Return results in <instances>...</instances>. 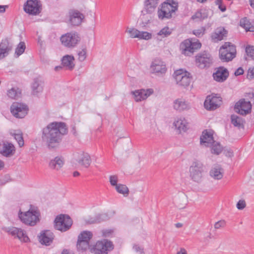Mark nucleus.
Segmentation results:
<instances>
[{"instance_id": "obj_1", "label": "nucleus", "mask_w": 254, "mask_h": 254, "mask_svg": "<svg viewBox=\"0 0 254 254\" xmlns=\"http://www.w3.org/2000/svg\"><path fill=\"white\" fill-rule=\"evenodd\" d=\"M68 133L66 124L62 122H53L42 130V138L50 149L59 147L64 135Z\"/></svg>"}, {"instance_id": "obj_2", "label": "nucleus", "mask_w": 254, "mask_h": 254, "mask_svg": "<svg viewBox=\"0 0 254 254\" xmlns=\"http://www.w3.org/2000/svg\"><path fill=\"white\" fill-rule=\"evenodd\" d=\"M178 9V3L174 0H167L158 7L157 14L158 18L163 20L169 19L175 15Z\"/></svg>"}, {"instance_id": "obj_3", "label": "nucleus", "mask_w": 254, "mask_h": 254, "mask_svg": "<svg viewBox=\"0 0 254 254\" xmlns=\"http://www.w3.org/2000/svg\"><path fill=\"white\" fill-rule=\"evenodd\" d=\"M236 49L230 42H225L220 48L219 58L223 62H228L236 57Z\"/></svg>"}, {"instance_id": "obj_4", "label": "nucleus", "mask_w": 254, "mask_h": 254, "mask_svg": "<svg viewBox=\"0 0 254 254\" xmlns=\"http://www.w3.org/2000/svg\"><path fill=\"white\" fill-rule=\"evenodd\" d=\"M201 44L197 40L192 41L189 39L182 42L180 45L181 53L186 56H191L194 52L201 48Z\"/></svg>"}, {"instance_id": "obj_5", "label": "nucleus", "mask_w": 254, "mask_h": 254, "mask_svg": "<svg viewBox=\"0 0 254 254\" xmlns=\"http://www.w3.org/2000/svg\"><path fill=\"white\" fill-rule=\"evenodd\" d=\"M114 246L113 243L107 239L97 241L96 244L91 248L90 253L94 254H108L114 249Z\"/></svg>"}, {"instance_id": "obj_6", "label": "nucleus", "mask_w": 254, "mask_h": 254, "mask_svg": "<svg viewBox=\"0 0 254 254\" xmlns=\"http://www.w3.org/2000/svg\"><path fill=\"white\" fill-rule=\"evenodd\" d=\"M72 224V220L67 215H58L54 220V227L61 232H65L69 230Z\"/></svg>"}, {"instance_id": "obj_7", "label": "nucleus", "mask_w": 254, "mask_h": 254, "mask_svg": "<svg viewBox=\"0 0 254 254\" xmlns=\"http://www.w3.org/2000/svg\"><path fill=\"white\" fill-rule=\"evenodd\" d=\"M213 63L211 55L205 51L197 54L195 56V64L201 69L209 68Z\"/></svg>"}, {"instance_id": "obj_8", "label": "nucleus", "mask_w": 254, "mask_h": 254, "mask_svg": "<svg viewBox=\"0 0 254 254\" xmlns=\"http://www.w3.org/2000/svg\"><path fill=\"white\" fill-rule=\"evenodd\" d=\"M204 172V166L199 161L193 162L190 168V176L194 182L199 183L202 177Z\"/></svg>"}, {"instance_id": "obj_9", "label": "nucleus", "mask_w": 254, "mask_h": 254, "mask_svg": "<svg viewBox=\"0 0 254 254\" xmlns=\"http://www.w3.org/2000/svg\"><path fill=\"white\" fill-rule=\"evenodd\" d=\"M222 98L219 94H211L208 95L204 102L205 108L209 111H213L219 108L222 104Z\"/></svg>"}, {"instance_id": "obj_10", "label": "nucleus", "mask_w": 254, "mask_h": 254, "mask_svg": "<svg viewBox=\"0 0 254 254\" xmlns=\"http://www.w3.org/2000/svg\"><path fill=\"white\" fill-rule=\"evenodd\" d=\"M190 75V74L189 72L183 71L182 69L175 71L173 74L177 84L184 87L190 85L191 80Z\"/></svg>"}, {"instance_id": "obj_11", "label": "nucleus", "mask_w": 254, "mask_h": 254, "mask_svg": "<svg viewBox=\"0 0 254 254\" xmlns=\"http://www.w3.org/2000/svg\"><path fill=\"white\" fill-rule=\"evenodd\" d=\"M60 40L64 46L73 48L80 41V38L77 33L69 32L63 35L60 38Z\"/></svg>"}, {"instance_id": "obj_12", "label": "nucleus", "mask_w": 254, "mask_h": 254, "mask_svg": "<svg viewBox=\"0 0 254 254\" xmlns=\"http://www.w3.org/2000/svg\"><path fill=\"white\" fill-rule=\"evenodd\" d=\"M28 108L26 104L14 102L10 107V112L16 118H23L28 113Z\"/></svg>"}, {"instance_id": "obj_13", "label": "nucleus", "mask_w": 254, "mask_h": 254, "mask_svg": "<svg viewBox=\"0 0 254 254\" xmlns=\"http://www.w3.org/2000/svg\"><path fill=\"white\" fill-rule=\"evenodd\" d=\"M5 231L14 238L18 239L21 242H27L29 241V238L21 229L14 227H8L5 229Z\"/></svg>"}, {"instance_id": "obj_14", "label": "nucleus", "mask_w": 254, "mask_h": 254, "mask_svg": "<svg viewBox=\"0 0 254 254\" xmlns=\"http://www.w3.org/2000/svg\"><path fill=\"white\" fill-rule=\"evenodd\" d=\"M68 14L69 22L73 26L80 25L84 18L83 14L76 9H70L69 11Z\"/></svg>"}, {"instance_id": "obj_15", "label": "nucleus", "mask_w": 254, "mask_h": 254, "mask_svg": "<svg viewBox=\"0 0 254 254\" xmlns=\"http://www.w3.org/2000/svg\"><path fill=\"white\" fill-rule=\"evenodd\" d=\"M251 108L252 105L250 102L243 99L236 103L234 110L242 115H246L251 111Z\"/></svg>"}, {"instance_id": "obj_16", "label": "nucleus", "mask_w": 254, "mask_h": 254, "mask_svg": "<svg viewBox=\"0 0 254 254\" xmlns=\"http://www.w3.org/2000/svg\"><path fill=\"white\" fill-rule=\"evenodd\" d=\"M55 235L50 230H45L42 231L40 235L38 236L39 242L45 246H50L53 242Z\"/></svg>"}, {"instance_id": "obj_17", "label": "nucleus", "mask_w": 254, "mask_h": 254, "mask_svg": "<svg viewBox=\"0 0 254 254\" xmlns=\"http://www.w3.org/2000/svg\"><path fill=\"white\" fill-rule=\"evenodd\" d=\"M215 70V72L213 73V77L217 82H223L229 76L228 70L224 66L217 67Z\"/></svg>"}, {"instance_id": "obj_18", "label": "nucleus", "mask_w": 254, "mask_h": 254, "mask_svg": "<svg viewBox=\"0 0 254 254\" xmlns=\"http://www.w3.org/2000/svg\"><path fill=\"white\" fill-rule=\"evenodd\" d=\"M12 44L7 38L2 39L0 43V59H2L8 56L12 50Z\"/></svg>"}, {"instance_id": "obj_19", "label": "nucleus", "mask_w": 254, "mask_h": 254, "mask_svg": "<svg viewBox=\"0 0 254 254\" xmlns=\"http://www.w3.org/2000/svg\"><path fill=\"white\" fill-rule=\"evenodd\" d=\"M153 89L152 88L147 89L137 90L132 92L134 96L135 100L137 102L141 101L147 98L153 93Z\"/></svg>"}, {"instance_id": "obj_20", "label": "nucleus", "mask_w": 254, "mask_h": 254, "mask_svg": "<svg viewBox=\"0 0 254 254\" xmlns=\"http://www.w3.org/2000/svg\"><path fill=\"white\" fill-rule=\"evenodd\" d=\"M151 68L153 73H156L158 75L164 74L167 70L164 63L159 59H155L152 62Z\"/></svg>"}, {"instance_id": "obj_21", "label": "nucleus", "mask_w": 254, "mask_h": 254, "mask_svg": "<svg viewBox=\"0 0 254 254\" xmlns=\"http://www.w3.org/2000/svg\"><path fill=\"white\" fill-rule=\"evenodd\" d=\"M200 140L201 144H204L206 146H210L214 141L212 131L207 129L203 131Z\"/></svg>"}, {"instance_id": "obj_22", "label": "nucleus", "mask_w": 254, "mask_h": 254, "mask_svg": "<svg viewBox=\"0 0 254 254\" xmlns=\"http://www.w3.org/2000/svg\"><path fill=\"white\" fill-rule=\"evenodd\" d=\"M64 164L63 159L61 157L57 156L49 161L48 167L51 170L59 171L63 167Z\"/></svg>"}, {"instance_id": "obj_23", "label": "nucleus", "mask_w": 254, "mask_h": 254, "mask_svg": "<svg viewBox=\"0 0 254 254\" xmlns=\"http://www.w3.org/2000/svg\"><path fill=\"white\" fill-rule=\"evenodd\" d=\"M32 205H30V208ZM18 217L20 221L26 225H31L32 223V210L30 208L27 211L23 212L19 210L18 213Z\"/></svg>"}, {"instance_id": "obj_24", "label": "nucleus", "mask_w": 254, "mask_h": 254, "mask_svg": "<svg viewBox=\"0 0 254 254\" xmlns=\"http://www.w3.org/2000/svg\"><path fill=\"white\" fill-rule=\"evenodd\" d=\"M174 109L179 112L189 110L190 108L189 104L184 99L179 98L176 99L173 102Z\"/></svg>"}, {"instance_id": "obj_25", "label": "nucleus", "mask_w": 254, "mask_h": 254, "mask_svg": "<svg viewBox=\"0 0 254 254\" xmlns=\"http://www.w3.org/2000/svg\"><path fill=\"white\" fill-rule=\"evenodd\" d=\"M44 83L40 77L34 79L33 81V95H37L42 92Z\"/></svg>"}, {"instance_id": "obj_26", "label": "nucleus", "mask_w": 254, "mask_h": 254, "mask_svg": "<svg viewBox=\"0 0 254 254\" xmlns=\"http://www.w3.org/2000/svg\"><path fill=\"white\" fill-rule=\"evenodd\" d=\"M0 153L6 157L11 156L15 153V147L11 143H3L2 147L0 148Z\"/></svg>"}, {"instance_id": "obj_27", "label": "nucleus", "mask_w": 254, "mask_h": 254, "mask_svg": "<svg viewBox=\"0 0 254 254\" xmlns=\"http://www.w3.org/2000/svg\"><path fill=\"white\" fill-rule=\"evenodd\" d=\"M227 35V31L223 27H219L212 34L211 38L214 41L217 42L223 40Z\"/></svg>"}, {"instance_id": "obj_28", "label": "nucleus", "mask_w": 254, "mask_h": 254, "mask_svg": "<svg viewBox=\"0 0 254 254\" xmlns=\"http://www.w3.org/2000/svg\"><path fill=\"white\" fill-rule=\"evenodd\" d=\"M210 176L215 180H220L223 176V169L219 165L213 166L210 171Z\"/></svg>"}, {"instance_id": "obj_29", "label": "nucleus", "mask_w": 254, "mask_h": 254, "mask_svg": "<svg viewBox=\"0 0 254 254\" xmlns=\"http://www.w3.org/2000/svg\"><path fill=\"white\" fill-rule=\"evenodd\" d=\"M74 60V58L73 56L67 55L63 57L62 64L66 69L72 70L75 66Z\"/></svg>"}, {"instance_id": "obj_30", "label": "nucleus", "mask_w": 254, "mask_h": 254, "mask_svg": "<svg viewBox=\"0 0 254 254\" xmlns=\"http://www.w3.org/2000/svg\"><path fill=\"white\" fill-rule=\"evenodd\" d=\"M159 0H145L144 1V11L147 13H152L157 7Z\"/></svg>"}, {"instance_id": "obj_31", "label": "nucleus", "mask_w": 254, "mask_h": 254, "mask_svg": "<svg viewBox=\"0 0 254 254\" xmlns=\"http://www.w3.org/2000/svg\"><path fill=\"white\" fill-rule=\"evenodd\" d=\"M174 126L179 131V133H181L182 131L185 132L188 128V123L184 118H180L175 121L174 122Z\"/></svg>"}, {"instance_id": "obj_32", "label": "nucleus", "mask_w": 254, "mask_h": 254, "mask_svg": "<svg viewBox=\"0 0 254 254\" xmlns=\"http://www.w3.org/2000/svg\"><path fill=\"white\" fill-rule=\"evenodd\" d=\"M93 246H91L89 245V242H86L85 241H81L78 240L77 241L76 244V248L78 252L79 253H84L86 252L87 250H89V252L90 253L91 248Z\"/></svg>"}, {"instance_id": "obj_33", "label": "nucleus", "mask_w": 254, "mask_h": 254, "mask_svg": "<svg viewBox=\"0 0 254 254\" xmlns=\"http://www.w3.org/2000/svg\"><path fill=\"white\" fill-rule=\"evenodd\" d=\"M208 17L207 12L203 9L197 11L191 17L192 20L202 21Z\"/></svg>"}, {"instance_id": "obj_34", "label": "nucleus", "mask_w": 254, "mask_h": 254, "mask_svg": "<svg viewBox=\"0 0 254 254\" xmlns=\"http://www.w3.org/2000/svg\"><path fill=\"white\" fill-rule=\"evenodd\" d=\"M78 162L85 167L88 168L91 162L90 155L87 153H83L82 155V157L79 159Z\"/></svg>"}, {"instance_id": "obj_35", "label": "nucleus", "mask_w": 254, "mask_h": 254, "mask_svg": "<svg viewBox=\"0 0 254 254\" xmlns=\"http://www.w3.org/2000/svg\"><path fill=\"white\" fill-rule=\"evenodd\" d=\"M7 95L8 97L12 99H17L20 97L21 91L18 88H11L7 90Z\"/></svg>"}, {"instance_id": "obj_36", "label": "nucleus", "mask_w": 254, "mask_h": 254, "mask_svg": "<svg viewBox=\"0 0 254 254\" xmlns=\"http://www.w3.org/2000/svg\"><path fill=\"white\" fill-rule=\"evenodd\" d=\"M93 234L91 232L88 231H83L81 232L78 236V240L85 241L86 242H89L92 239Z\"/></svg>"}, {"instance_id": "obj_37", "label": "nucleus", "mask_w": 254, "mask_h": 254, "mask_svg": "<svg viewBox=\"0 0 254 254\" xmlns=\"http://www.w3.org/2000/svg\"><path fill=\"white\" fill-rule=\"evenodd\" d=\"M42 10V4L40 0H33V15L39 14Z\"/></svg>"}, {"instance_id": "obj_38", "label": "nucleus", "mask_w": 254, "mask_h": 254, "mask_svg": "<svg viewBox=\"0 0 254 254\" xmlns=\"http://www.w3.org/2000/svg\"><path fill=\"white\" fill-rule=\"evenodd\" d=\"M108 219L107 214H100L96 215L94 218H92L89 220L90 223H98Z\"/></svg>"}, {"instance_id": "obj_39", "label": "nucleus", "mask_w": 254, "mask_h": 254, "mask_svg": "<svg viewBox=\"0 0 254 254\" xmlns=\"http://www.w3.org/2000/svg\"><path fill=\"white\" fill-rule=\"evenodd\" d=\"M41 220V213L37 207L33 206V226L39 222Z\"/></svg>"}, {"instance_id": "obj_40", "label": "nucleus", "mask_w": 254, "mask_h": 254, "mask_svg": "<svg viewBox=\"0 0 254 254\" xmlns=\"http://www.w3.org/2000/svg\"><path fill=\"white\" fill-rule=\"evenodd\" d=\"M149 13H147L144 11V9L142 11V14L140 16V20L141 21V23L140 24L142 27H145L150 21L151 17L148 15Z\"/></svg>"}, {"instance_id": "obj_41", "label": "nucleus", "mask_w": 254, "mask_h": 254, "mask_svg": "<svg viewBox=\"0 0 254 254\" xmlns=\"http://www.w3.org/2000/svg\"><path fill=\"white\" fill-rule=\"evenodd\" d=\"M25 45L24 42H21L17 45V47L15 49V56L17 58L21 55H22L25 50Z\"/></svg>"}, {"instance_id": "obj_42", "label": "nucleus", "mask_w": 254, "mask_h": 254, "mask_svg": "<svg viewBox=\"0 0 254 254\" xmlns=\"http://www.w3.org/2000/svg\"><path fill=\"white\" fill-rule=\"evenodd\" d=\"M211 147V153L214 154L219 155L222 151V147L218 142H212Z\"/></svg>"}, {"instance_id": "obj_43", "label": "nucleus", "mask_w": 254, "mask_h": 254, "mask_svg": "<svg viewBox=\"0 0 254 254\" xmlns=\"http://www.w3.org/2000/svg\"><path fill=\"white\" fill-rule=\"evenodd\" d=\"M172 33V29L169 27L166 26L162 28L158 33V35L165 38L170 36Z\"/></svg>"}, {"instance_id": "obj_44", "label": "nucleus", "mask_w": 254, "mask_h": 254, "mask_svg": "<svg viewBox=\"0 0 254 254\" xmlns=\"http://www.w3.org/2000/svg\"><path fill=\"white\" fill-rule=\"evenodd\" d=\"M116 190L118 192L124 195L125 194H128L129 192L127 187L125 185L118 184L116 186Z\"/></svg>"}, {"instance_id": "obj_45", "label": "nucleus", "mask_w": 254, "mask_h": 254, "mask_svg": "<svg viewBox=\"0 0 254 254\" xmlns=\"http://www.w3.org/2000/svg\"><path fill=\"white\" fill-rule=\"evenodd\" d=\"M152 37V35L151 33L146 32V31H140L138 34V37L137 38L139 39H144V40H149Z\"/></svg>"}, {"instance_id": "obj_46", "label": "nucleus", "mask_w": 254, "mask_h": 254, "mask_svg": "<svg viewBox=\"0 0 254 254\" xmlns=\"http://www.w3.org/2000/svg\"><path fill=\"white\" fill-rule=\"evenodd\" d=\"M14 137L17 141L20 147H22L24 145V140L22 137V134L21 133H14Z\"/></svg>"}, {"instance_id": "obj_47", "label": "nucleus", "mask_w": 254, "mask_h": 254, "mask_svg": "<svg viewBox=\"0 0 254 254\" xmlns=\"http://www.w3.org/2000/svg\"><path fill=\"white\" fill-rule=\"evenodd\" d=\"M232 124L235 127H240L241 125V119L236 115H232L231 117Z\"/></svg>"}, {"instance_id": "obj_48", "label": "nucleus", "mask_w": 254, "mask_h": 254, "mask_svg": "<svg viewBox=\"0 0 254 254\" xmlns=\"http://www.w3.org/2000/svg\"><path fill=\"white\" fill-rule=\"evenodd\" d=\"M24 11L29 14H32V0H27L24 5Z\"/></svg>"}, {"instance_id": "obj_49", "label": "nucleus", "mask_w": 254, "mask_h": 254, "mask_svg": "<svg viewBox=\"0 0 254 254\" xmlns=\"http://www.w3.org/2000/svg\"><path fill=\"white\" fill-rule=\"evenodd\" d=\"M205 28L204 27H201L200 29L194 30L192 32L193 34L196 37L199 38L203 35L205 33Z\"/></svg>"}, {"instance_id": "obj_50", "label": "nucleus", "mask_w": 254, "mask_h": 254, "mask_svg": "<svg viewBox=\"0 0 254 254\" xmlns=\"http://www.w3.org/2000/svg\"><path fill=\"white\" fill-rule=\"evenodd\" d=\"M246 53L248 56L253 58L254 56V47L253 46H248L246 48Z\"/></svg>"}, {"instance_id": "obj_51", "label": "nucleus", "mask_w": 254, "mask_h": 254, "mask_svg": "<svg viewBox=\"0 0 254 254\" xmlns=\"http://www.w3.org/2000/svg\"><path fill=\"white\" fill-rule=\"evenodd\" d=\"M127 32L130 34V37L132 38H137L138 37V34L139 33V31L135 28H130L128 31Z\"/></svg>"}, {"instance_id": "obj_52", "label": "nucleus", "mask_w": 254, "mask_h": 254, "mask_svg": "<svg viewBox=\"0 0 254 254\" xmlns=\"http://www.w3.org/2000/svg\"><path fill=\"white\" fill-rule=\"evenodd\" d=\"M78 59L80 62L84 61L86 58V50L83 49L78 52Z\"/></svg>"}, {"instance_id": "obj_53", "label": "nucleus", "mask_w": 254, "mask_h": 254, "mask_svg": "<svg viewBox=\"0 0 254 254\" xmlns=\"http://www.w3.org/2000/svg\"><path fill=\"white\" fill-rule=\"evenodd\" d=\"M215 3L218 6L219 9L222 11L224 12L226 10V6L223 4V0H215Z\"/></svg>"}, {"instance_id": "obj_54", "label": "nucleus", "mask_w": 254, "mask_h": 254, "mask_svg": "<svg viewBox=\"0 0 254 254\" xmlns=\"http://www.w3.org/2000/svg\"><path fill=\"white\" fill-rule=\"evenodd\" d=\"M226 224V222L224 220H220L217 222H216L214 224V228L215 229H218L221 228H223L225 227Z\"/></svg>"}, {"instance_id": "obj_55", "label": "nucleus", "mask_w": 254, "mask_h": 254, "mask_svg": "<svg viewBox=\"0 0 254 254\" xmlns=\"http://www.w3.org/2000/svg\"><path fill=\"white\" fill-rule=\"evenodd\" d=\"M37 35L38 36L37 41L38 45L41 48H44L45 47V42L42 40V37L41 35H38V32H37Z\"/></svg>"}, {"instance_id": "obj_56", "label": "nucleus", "mask_w": 254, "mask_h": 254, "mask_svg": "<svg viewBox=\"0 0 254 254\" xmlns=\"http://www.w3.org/2000/svg\"><path fill=\"white\" fill-rule=\"evenodd\" d=\"M118 182V177L116 175L111 176L110 177V182L112 186H116Z\"/></svg>"}, {"instance_id": "obj_57", "label": "nucleus", "mask_w": 254, "mask_h": 254, "mask_svg": "<svg viewBox=\"0 0 254 254\" xmlns=\"http://www.w3.org/2000/svg\"><path fill=\"white\" fill-rule=\"evenodd\" d=\"M246 206V202L244 200H240L237 203V208L239 210H242Z\"/></svg>"}, {"instance_id": "obj_58", "label": "nucleus", "mask_w": 254, "mask_h": 254, "mask_svg": "<svg viewBox=\"0 0 254 254\" xmlns=\"http://www.w3.org/2000/svg\"><path fill=\"white\" fill-rule=\"evenodd\" d=\"M247 77L249 79L254 78V67L248 69L247 73Z\"/></svg>"}, {"instance_id": "obj_59", "label": "nucleus", "mask_w": 254, "mask_h": 254, "mask_svg": "<svg viewBox=\"0 0 254 254\" xmlns=\"http://www.w3.org/2000/svg\"><path fill=\"white\" fill-rule=\"evenodd\" d=\"M244 72V69H243V68L241 67H240L238 68H237V69L235 71L234 74L236 76H239V75L243 74Z\"/></svg>"}, {"instance_id": "obj_60", "label": "nucleus", "mask_w": 254, "mask_h": 254, "mask_svg": "<svg viewBox=\"0 0 254 254\" xmlns=\"http://www.w3.org/2000/svg\"><path fill=\"white\" fill-rule=\"evenodd\" d=\"M133 249L135 250L136 252H140V253H143V250L138 245L134 246Z\"/></svg>"}, {"instance_id": "obj_61", "label": "nucleus", "mask_w": 254, "mask_h": 254, "mask_svg": "<svg viewBox=\"0 0 254 254\" xmlns=\"http://www.w3.org/2000/svg\"><path fill=\"white\" fill-rule=\"evenodd\" d=\"M8 7V5H0V13H3L5 12L6 8Z\"/></svg>"}, {"instance_id": "obj_62", "label": "nucleus", "mask_w": 254, "mask_h": 254, "mask_svg": "<svg viewBox=\"0 0 254 254\" xmlns=\"http://www.w3.org/2000/svg\"><path fill=\"white\" fill-rule=\"evenodd\" d=\"M176 254H187V252L184 248H180V250L177 252Z\"/></svg>"}, {"instance_id": "obj_63", "label": "nucleus", "mask_w": 254, "mask_h": 254, "mask_svg": "<svg viewBox=\"0 0 254 254\" xmlns=\"http://www.w3.org/2000/svg\"><path fill=\"white\" fill-rule=\"evenodd\" d=\"M71 132L74 135V136H76L77 133L76 131V127H75V126H72L71 127Z\"/></svg>"}, {"instance_id": "obj_64", "label": "nucleus", "mask_w": 254, "mask_h": 254, "mask_svg": "<svg viewBox=\"0 0 254 254\" xmlns=\"http://www.w3.org/2000/svg\"><path fill=\"white\" fill-rule=\"evenodd\" d=\"M8 181L3 179H0V186H2L5 185Z\"/></svg>"}]
</instances>
